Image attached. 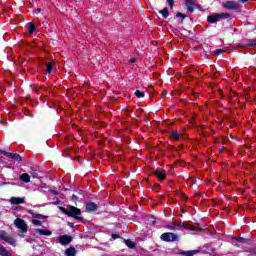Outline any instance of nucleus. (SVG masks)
<instances>
[{"label":"nucleus","instance_id":"f257e3e1","mask_svg":"<svg viewBox=\"0 0 256 256\" xmlns=\"http://www.w3.org/2000/svg\"><path fill=\"white\" fill-rule=\"evenodd\" d=\"M58 209L61 211V213L67 215V217H72V219H76V221H85V218L81 216V209L75 206H69V209L59 206Z\"/></svg>","mask_w":256,"mask_h":256},{"label":"nucleus","instance_id":"f03ea898","mask_svg":"<svg viewBox=\"0 0 256 256\" xmlns=\"http://www.w3.org/2000/svg\"><path fill=\"white\" fill-rule=\"evenodd\" d=\"M160 239L165 243H173L175 241H179V235L173 232H165L161 234Z\"/></svg>","mask_w":256,"mask_h":256},{"label":"nucleus","instance_id":"7ed1b4c3","mask_svg":"<svg viewBox=\"0 0 256 256\" xmlns=\"http://www.w3.org/2000/svg\"><path fill=\"white\" fill-rule=\"evenodd\" d=\"M229 17H231L229 13H218L208 16L207 21L208 23H217L220 19H229Z\"/></svg>","mask_w":256,"mask_h":256},{"label":"nucleus","instance_id":"20e7f679","mask_svg":"<svg viewBox=\"0 0 256 256\" xmlns=\"http://www.w3.org/2000/svg\"><path fill=\"white\" fill-rule=\"evenodd\" d=\"M14 225L21 231V233H27L29 231V226L25 223V220L21 218H16L14 221Z\"/></svg>","mask_w":256,"mask_h":256},{"label":"nucleus","instance_id":"39448f33","mask_svg":"<svg viewBox=\"0 0 256 256\" xmlns=\"http://www.w3.org/2000/svg\"><path fill=\"white\" fill-rule=\"evenodd\" d=\"M152 173L157 177L158 181H165L167 179V172L163 168L154 169Z\"/></svg>","mask_w":256,"mask_h":256},{"label":"nucleus","instance_id":"423d86ee","mask_svg":"<svg viewBox=\"0 0 256 256\" xmlns=\"http://www.w3.org/2000/svg\"><path fill=\"white\" fill-rule=\"evenodd\" d=\"M223 7L228 9V11H239L241 9V5L235 1H226Z\"/></svg>","mask_w":256,"mask_h":256},{"label":"nucleus","instance_id":"0eeeda50","mask_svg":"<svg viewBox=\"0 0 256 256\" xmlns=\"http://www.w3.org/2000/svg\"><path fill=\"white\" fill-rule=\"evenodd\" d=\"M1 155H5V157H10V159H13L14 161H17V163H21L23 161V158H21V155L7 152L5 150H0Z\"/></svg>","mask_w":256,"mask_h":256},{"label":"nucleus","instance_id":"6e6552de","mask_svg":"<svg viewBox=\"0 0 256 256\" xmlns=\"http://www.w3.org/2000/svg\"><path fill=\"white\" fill-rule=\"evenodd\" d=\"M73 241V236L69 235H60L57 239L56 242L60 243L61 245H69Z\"/></svg>","mask_w":256,"mask_h":256},{"label":"nucleus","instance_id":"1a4fd4ad","mask_svg":"<svg viewBox=\"0 0 256 256\" xmlns=\"http://www.w3.org/2000/svg\"><path fill=\"white\" fill-rule=\"evenodd\" d=\"M0 239L8 243V245H15V238L7 236V232L4 230L0 231Z\"/></svg>","mask_w":256,"mask_h":256},{"label":"nucleus","instance_id":"9d476101","mask_svg":"<svg viewBox=\"0 0 256 256\" xmlns=\"http://www.w3.org/2000/svg\"><path fill=\"white\" fill-rule=\"evenodd\" d=\"M182 228L183 229H188L189 231H196L198 233H201L203 231V228L196 227L194 225H191V224H188V223H185V222H183Z\"/></svg>","mask_w":256,"mask_h":256},{"label":"nucleus","instance_id":"9b49d317","mask_svg":"<svg viewBox=\"0 0 256 256\" xmlns=\"http://www.w3.org/2000/svg\"><path fill=\"white\" fill-rule=\"evenodd\" d=\"M97 209H99V205H97L95 202L86 203L87 213H93L94 211H97Z\"/></svg>","mask_w":256,"mask_h":256},{"label":"nucleus","instance_id":"f8f14e48","mask_svg":"<svg viewBox=\"0 0 256 256\" xmlns=\"http://www.w3.org/2000/svg\"><path fill=\"white\" fill-rule=\"evenodd\" d=\"M169 139L171 141H179L181 139V134L177 130L169 132Z\"/></svg>","mask_w":256,"mask_h":256},{"label":"nucleus","instance_id":"ddd939ff","mask_svg":"<svg viewBox=\"0 0 256 256\" xmlns=\"http://www.w3.org/2000/svg\"><path fill=\"white\" fill-rule=\"evenodd\" d=\"M186 7H187L188 13H193L195 11V1L186 0Z\"/></svg>","mask_w":256,"mask_h":256},{"label":"nucleus","instance_id":"4468645a","mask_svg":"<svg viewBox=\"0 0 256 256\" xmlns=\"http://www.w3.org/2000/svg\"><path fill=\"white\" fill-rule=\"evenodd\" d=\"M197 253H199V250H180L179 251V255H183V256H194L197 255Z\"/></svg>","mask_w":256,"mask_h":256},{"label":"nucleus","instance_id":"2eb2a0df","mask_svg":"<svg viewBox=\"0 0 256 256\" xmlns=\"http://www.w3.org/2000/svg\"><path fill=\"white\" fill-rule=\"evenodd\" d=\"M10 203H12V205H21L22 203H25V198L12 197Z\"/></svg>","mask_w":256,"mask_h":256},{"label":"nucleus","instance_id":"dca6fc26","mask_svg":"<svg viewBox=\"0 0 256 256\" xmlns=\"http://www.w3.org/2000/svg\"><path fill=\"white\" fill-rule=\"evenodd\" d=\"M35 232L38 233V235H44L46 237L53 235V232H51L50 230H45V229H41V228L35 229Z\"/></svg>","mask_w":256,"mask_h":256},{"label":"nucleus","instance_id":"f3484780","mask_svg":"<svg viewBox=\"0 0 256 256\" xmlns=\"http://www.w3.org/2000/svg\"><path fill=\"white\" fill-rule=\"evenodd\" d=\"M29 215H31V217H33L34 219H47V216L43 215V214H37L35 213V211L33 210H28Z\"/></svg>","mask_w":256,"mask_h":256},{"label":"nucleus","instance_id":"a211bd4d","mask_svg":"<svg viewBox=\"0 0 256 256\" xmlns=\"http://www.w3.org/2000/svg\"><path fill=\"white\" fill-rule=\"evenodd\" d=\"M65 255L75 256V255H77V250L75 249V247H69V248L66 249Z\"/></svg>","mask_w":256,"mask_h":256},{"label":"nucleus","instance_id":"6ab92c4d","mask_svg":"<svg viewBox=\"0 0 256 256\" xmlns=\"http://www.w3.org/2000/svg\"><path fill=\"white\" fill-rule=\"evenodd\" d=\"M124 243L129 249H135V247H137V244H135V242L131 241L130 239H124Z\"/></svg>","mask_w":256,"mask_h":256},{"label":"nucleus","instance_id":"aec40b11","mask_svg":"<svg viewBox=\"0 0 256 256\" xmlns=\"http://www.w3.org/2000/svg\"><path fill=\"white\" fill-rule=\"evenodd\" d=\"M158 13H160L164 19H167L169 17V8L165 7L162 10H159Z\"/></svg>","mask_w":256,"mask_h":256},{"label":"nucleus","instance_id":"412c9836","mask_svg":"<svg viewBox=\"0 0 256 256\" xmlns=\"http://www.w3.org/2000/svg\"><path fill=\"white\" fill-rule=\"evenodd\" d=\"M20 179L23 181V183H29L31 181V176L27 173H23L20 175Z\"/></svg>","mask_w":256,"mask_h":256},{"label":"nucleus","instance_id":"4be33fe9","mask_svg":"<svg viewBox=\"0 0 256 256\" xmlns=\"http://www.w3.org/2000/svg\"><path fill=\"white\" fill-rule=\"evenodd\" d=\"M245 47H256V39L248 40V42L245 44Z\"/></svg>","mask_w":256,"mask_h":256},{"label":"nucleus","instance_id":"5701e85b","mask_svg":"<svg viewBox=\"0 0 256 256\" xmlns=\"http://www.w3.org/2000/svg\"><path fill=\"white\" fill-rule=\"evenodd\" d=\"M53 65H54L53 62H48V63L46 64V73L50 74L51 71H53Z\"/></svg>","mask_w":256,"mask_h":256},{"label":"nucleus","instance_id":"b1692460","mask_svg":"<svg viewBox=\"0 0 256 256\" xmlns=\"http://www.w3.org/2000/svg\"><path fill=\"white\" fill-rule=\"evenodd\" d=\"M28 33H30V35L35 33V24H33L31 22L28 23Z\"/></svg>","mask_w":256,"mask_h":256},{"label":"nucleus","instance_id":"393cba45","mask_svg":"<svg viewBox=\"0 0 256 256\" xmlns=\"http://www.w3.org/2000/svg\"><path fill=\"white\" fill-rule=\"evenodd\" d=\"M134 95H136V97H137L138 99H143V97H145V92H142V91H140V90H136L135 93H134Z\"/></svg>","mask_w":256,"mask_h":256},{"label":"nucleus","instance_id":"a878e982","mask_svg":"<svg viewBox=\"0 0 256 256\" xmlns=\"http://www.w3.org/2000/svg\"><path fill=\"white\" fill-rule=\"evenodd\" d=\"M226 52H227V50H225V49H216L214 51V55H216V56L223 55V53H226Z\"/></svg>","mask_w":256,"mask_h":256},{"label":"nucleus","instance_id":"bb28decb","mask_svg":"<svg viewBox=\"0 0 256 256\" xmlns=\"http://www.w3.org/2000/svg\"><path fill=\"white\" fill-rule=\"evenodd\" d=\"M235 241H238V243H247V241H249L247 238H243V237H236Z\"/></svg>","mask_w":256,"mask_h":256},{"label":"nucleus","instance_id":"cd10ccee","mask_svg":"<svg viewBox=\"0 0 256 256\" xmlns=\"http://www.w3.org/2000/svg\"><path fill=\"white\" fill-rule=\"evenodd\" d=\"M176 17H180V19H182V21H183L184 19H187V15H185V14H183V13H181V12L176 13Z\"/></svg>","mask_w":256,"mask_h":256},{"label":"nucleus","instance_id":"c85d7f7f","mask_svg":"<svg viewBox=\"0 0 256 256\" xmlns=\"http://www.w3.org/2000/svg\"><path fill=\"white\" fill-rule=\"evenodd\" d=\"M32 223H33V225H37L39 227H41V225H43V223L40 220H37V219L32 220Z\"/></svg>","mask_w":256,"mask_h":256},{"label":"nucleus","instance_id":"c756f323","mask_svg":"<svg viewBox=\"0 0 256 256\" xmlns=\"http://www.w3.org/2000/svg\"><path fill=\"white\" fill-rule=\"evenodd\" d=\"M166 1H167V3H168L169 7H170L171 9H173V6L175 5V0H166Z\"/></svg>","mask_w":256,"mask_h":256},{"label":"nucleus","instance_id":"7c9ffc66","mask_svg":"<svg viewBox=\"0 0 256 256\" xmlns=\"http://www.w3.org/2000/svg\"><path fill=\"white\" fill-rule=\"evenodd\" d=\"M178 195H180L181 199L184 201L187 199V195L183 194L182 192H178Z\"/></svg>","mask_w":256,"mask_h":256},{"label":"nucleus","instance_id":"2f4dec72","mask_svg":"<svg viewBox=\"0 0 256 256\" xmlns=\"http://www.w3.org/2000/svg\"><path fill=\"white\" fill-rule=\"evenodd\" d=\"M112 239H121V236L119 234H112Z\"/></svg>","mask_w":256,"mask_h":256},{"label":"nucleus","instance_id":"473e14b6","mask_svg":"<svg viewBox=\"0 0 256 256\" xmlns=\"http://www.w3.org/2000/svg\"><path fill=\"white\" fill-rule=\"evenodd\" d=\"M250 253L256 256V246L250 250Z\"/></svg>","mask_w":256,"mask_h":256},{"label":"nucleus","instance_id":"72a5a7b5","mask_svg":"<svg viewBox=\"0 0 256 256\" xmlns=\"http://www.w3.org/2000/svg\"><path fill=\"white\" fill-rule=\"evenodd\" d=\"M176 227H183V222H178L175 224Z\"/></svg>","mask_w":256,"mask_h":256},{"label":"nucleus","instance_id":"f704fd0d","mask_svg":"<svg viewBox=\"0 0 256 256\" xmlns=\"http://www.w3.org/2000/svg\"><path fill=\"white\" fill-rule=\"evenodd\" d=\"M167 229H170V231H173V229H175V226L168 225Z\"/></svg>","mask_w":256,"mask_h":256},{"label":"nucleus","instance_id":"c9c22d12","mask_svg":"<svg viewBox=\"0 0 256 256\" xmlns=\"http://www.w3.org/2000/svg\"><path fill=\"white\" fill-rule=\"evenodd\" d=\"M32 91H34L35 93H39V89H37L35 87L32 88Z\"/></svg>","mask_w":256,"mask_h":256},{"label":"nucleus","instance_id":"e433bc0d","mask_svg":"<svg viewBox=\"0 0 256 256\" xmlns=\"http://www.w3.org/2000/svg\"><path fill=\"white\" fill-rule=\"evenodd\" d=\"M131 63H135V61H137L135 58H131Z\"/></svg>","mask_w":256,"mask_h":256},{"label":"nucleus","instance_id":"4c0bfd02","mask_svg":"<svg viewBox=\"0 0 256 256\" xmlns=\"http://www.w3.org/2000/svg\"><path fill=\"white\" fill-rule=\"evenodd\" d=\"M155 187L159 189V187H161V184H155Z\"/></svg>","mask_w":256,"mask_h":256},{"label":"nucleus","instance_id":"58836bf2","mask_svg":"<svg viewBox=\"0 0 256 256\" xmlns=\"http://www.w3.org/2000/svg\"><path fill=\"white\" fill-rule=\"evenodd\" d=\"M194 193H195V195L202 196V195H201L199 192H197V191H195Z\"/></svg>","mask_w":256,"mask_h":256},{"label":"nucleus","instance_id":"ea45409f","mask_svg":"<svg viewBox=\"0 0 256 256\" xmlns=\"http://www.w3.org/2000/svg\"><path fill=\"white\" fill-rule=\"evenodd\" d=\"M72 199H76V200H77L78 198H77V196L74 194V195L72 196Z\"/></svg>","mask_w":256,"mask_h":256},{"label":"nucleus","instance_id":"a19ab883","mask_svg":"<svg viewBox=\"0 0 256 256\" xmlns=\"http://www.w3.org/2000/svg\"><path fill=\"white\" fill-rule=\"evenodd\" d=\"M37 11H38V13H41V8H38Z\"/></svg>","mask_w":256,"mask_h":256}]
</instances>
